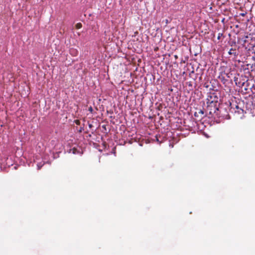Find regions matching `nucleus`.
I'll return each instance as SVG.
<instances>
[{
  "label": "nucleus",
  "mask_w": 255,
  "mask_h": 255,
  "mask_svg": "<svg viewBox=\"0 0 255 255\" xmlns=\"http://www.w3.org/2000/svg\"><path fill=\"white\" fill-rule=\"evenodd\" d=\"M251 45H252L253 46V47H254L255 45V43H250Z\"/></svg>",
  "instance_id": "f3484780"
},
{
  "label": "nucleus",
  "mask_w": 255,
  "mask_h": 255,
  "mask_svg": "<svg viewBox=\"0 0 255 255\" xmlns=\"http://www.w3.org/2000/svg\"><path fill=\"white\" fill-rule=\"evenodd\" d=\"M223 36V33H219L218 35L217 39L218 40L220 39L221 37Z\"/></svg>",
  "instance_id": "ddd939ff"
},
{
  "label": "nucleus",
  "mask_w": 255,
  "mask_h": 255,
  "mask_svg": "<svg viewBox=\"0 0 255 255\" xmlns=\"http://www.w3.org/2000/svg\"><path fill=\"white\" fill-rule=\"evenodd\" d=\"M234 81L235 82L236 85L239 87H242L245 85V83L241 82L240 81V79H239L238 77H235Z\"/></svg>",
  "instance_id": "0eeeda50"
},
{
  "label": "nucleus",
  "mask_w": 255,
  "mask_h": 255,
  "mask_svg": "<svg viewBox=\"0 0 255 255\" xmlns=\"http://www.w3.org/2000/svg\"><path fill=\"white\" fill-rule=\"evenodd\" d=\"M229 54L230 55H233L234 56H236L237 53L235 50H233L232 48L229 51Z\"/></svg>",
  "instance_id": "1a4fd4ad"
},
{
  "label": "nucleus",
  "mask_w": 255,
  "mask_h": 255,
  "mask_svg": "<svg viewBox=\"0 0 255 255\" xmlns=\"http://www.w3.org/2000/svg\"><path fill=\"white\" fill-rule=\"evenodd\" d=\"M218 98L215 93H209L207 98V103L218 102Z\"/></svg>",
  "instance_id": "7ed1b4c3"
},
{
  "label": "nucleus",
  "mask_w": 255,
  "mask_h": 255,
  "mask_svg": "<svg viewBox=\"0 0 255 255\" xmlns=\"http://www.w3.org/2000/svg\"><path fill=\"white\" fill-rule=\"evenodd\" d=\"M204 87L206 88H209L210 87V85H209V82H205L204 84Z\"/></svg>",
  "instance_id": "9b49d317"
},
{
  "label": "nucleus",
  "mask_w": 255,
  "mask_h": 255,
  "mask_svg": "<svg viewBox=\"0 0 255 255\" xmlns=\"http://www.w3.org/2000/svg\"><path fill=\"white\" fill-rule=\"evenodd\" d=\"M69 51L70 54L73 56H76L78 55V51L76 49L72 48Z\"/></svg>",
  "instance_id": "6e6552de"
},
{
  "label": "nucleus",
  "mask_w": 255,
  "mask_h": 255,
  "mask_svg": "<svg viewBox=\"0 0 255 255\" xmlns=\"http://www.w3.org/2000/svg\"><path fill=\"white\" fill-rule=\"evenodd\" d=\"M207 106L206 108L207 112L209 113V115L211 117L214 116H218L219 111V103L214 102L212 103H207Z\"/></svg>",
  "instance_id": "f257e3e1"
},
{
  "label": "nucleus",
  "mask_w": 255,
  "mask_h": 255,
  "mask_svg": "<svg viewBox=\"0 0 255 255\" xmlns=\"http://www.w3.org/2000/svg\"><path fill=\"white\" fill-rule=\"evenodd\" d=\"M80 131V132H81V131H82V129H81V128L80 129V131Z\"/></svg>",
  "instance_id": "6ab92c4d"
},
{
  "label": "nucleus",
  "mask_w": 255,
  "mask_h": 255,
  "mask_svg": "<svg viewBox=\"0 0 255 255\" xmlns=\"http://www.w3.org/2000/svg\"><path fill=\"white\" fill-rule=\"evenodd\" d=\"M240 104H238L236 102L230 103V112L231 113H233L234 112H235V110H238V108H240Z\"/></svg>",
  "instance_id": "20e7f679"
},
{
  "label": "nucleus",
  "mask_w": 255,
  "mask_h": 255,
  "mask_svg": "<svg viewBox=\"0 0 255 255\" xmlns=\"http://www.w3.org/2000/svg\"><path fill=\"white\" fill-rule=\"evenodd\" d=\"M233 114L236 115L237 117L238 116L239 118L242 119L244 116V111L242 107H240L238 108V110H235V112H234Z\"/></svg>",
  "instance_id": "39448f33"
},
{
  "label": "nucleus",
  "mask_w": 255,
  "mask_h": 255,
  "mask_svg": "<svg viewBox=\"0 0 255 255\" xmlns=\"http://www.w3.org/2000/svg\"><path fill=\"white\" fill-rule=\"evenodd\" d=\"M75 27L76 29H80L82 27V24L80 22L77 23L76 24Z\"/></svg>",
  "instance_id": "9d476101"
},
{
  "label": "nucleus",
  "mask_w": 255,
  "mask_h": 255,
  "mask_svg": "<svg viewBox=\"0 0 255 255\" xmlns=\"http://www.w3.org/2000/svg\"><path fill=\"white\" fill-rule=\"evenodd\" d=\"M204 112L202 110H199L194 113V116L195 117L199 118L200 119H202L204 117Z\"/></svg>",
  "instance_id": "423d86ee"
},
{
  "label": "nucleus",
  "mask_w": 255,
  "mask_h": 255,
  "mask_svg": "<svg viewBox=\"0 0 255 255\" xmlns=\"http://www.w3.org/2000/svg\"><path fill=\"white\" fill-rule=\"evenodd\" d=\"M255 105L253 104V101H249L247 103L246 113L252 114V117L254 116Z\"/></svg>",
  "instance_id": "f03ea898"
},
{
  "label": "nucleus",
  "mask_w": 255,
  "mask_h": 255,
  "mask_svg": "<svg viewBox=\"0 0 255 255\" xmlns=\"http://www.w3.org/2000/svg\"><path fill=\"white\" fill-rule=\"evenodd\" d=\"M72 150L73 151V153L76 154V151L77 150L76 148H73Z\"/></svg>",
  "instance_id": "dca6fc26"
},
{
  "label": "nucleus",
  "mask_w": 255,
  "mask_h": 255,
  "mask_svg": "<svg viewBox=\"0 0 255 255\" xmlns=\"http://www.w3.org/2000/svg\"><path fill=\"white\" fill-rule=\"evenodd\" d=\"M89 128H91L92 127V125L91 124H89Z\"/></svg>",
  "instance_id": "a211bd4d"
},
{
  "label": "nucleus",
  "mask_w": 255,
  "mask_h": 255,
  "mask_svg": "<svg viewBox=\"0 0 255 255\" xmlns=\"http://www.w3.org/2000/svg\"><path fill=\"white\" fill-rule=\"evenodd\" d=\"M75 122L76 124L77 125H79L80 124V122L79 120H76L75 121Z\"/></svg>",
  "instance_id": "2eb2a0df"
},
{
  "label": "nucleus",
  "mask_w": 255,
  "mask_h": 255,
  "mask_svg": "<svg viewBox=\"0 0 255 255\" xmlns=\"http://www.w3.org/2000/svg\"><path fill=\"white\" fill-rule=\"evenodd\" d=\"M88 110H89V111H90L91 113H92V112H93V108H92V107L91 106V107H90L89 108Z\"/></svg>",
  "instance_id": "4468645a"
},
{
  "label": "nucleus",
  "mask_w": 255,
  "mask_h": 255,
  "mask_svg": "<svg viewBox=\"0 0 255 255\" xmlns=\"http://www.w3.org/2000/svg\"><path fill=\"white\" fill-rule=\"evenodd\" d=\"M247 84H248V87H249V88H245V89L246 90H247L248 89H250L252 90V88H254V84H253V85H252V86H251V87H250V86H249V83H248V82L247 83Z\"/></svg>",
  "instance_id": "f8f14e48"
}]
</instances>
